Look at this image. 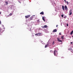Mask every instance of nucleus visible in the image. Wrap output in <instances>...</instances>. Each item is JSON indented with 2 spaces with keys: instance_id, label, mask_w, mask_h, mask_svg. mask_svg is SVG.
I'll use <instances>...</instances> for the list:
<instances>
[{
  "instance_id": "nucleus-7",
  "label": "nucleus",
  "mask_w": 73,
  "mask_h": 73,
  "mask_svg": "<svg viewBox=\"0 0 73 73\" xmlns=\"http://www.w3.org/2000/svg\"><path fill=\"white\" fill-rule=\"evenodd\" d=\"M57 30L56 29H55L53 30V32H57Z\"/></svg>"
},
{
  "instance_id": "nucleus-22",
  "label": "nucleus",
  "mask_w": 73,
  "mask_h": 73,
  "mask_svg": "<svg viewBox=\"0 0 73 73\" xmlns=\"http://www.w3.org/2000/svg\"><path fill=\"white\" fill-rule=\"evenodd\" d=\"M59 35H61V33H59Z\"/></svg>"
},
{
  "instance_id": "nucleus-5",
  "label": "nucleus",
  "mask_w": 73,
  "mask_h": 73,
  "mask_svg": "<svg viewBox=\"0 0 73 73\" xmlns=\"http://www.w3.org/2000/svg\"><path fill=\"white\" fill-rule=\"evenodd\" d=\"M64 8L66 11H67V10H68V8L67 7V6H66L65 5L64 6Z\"/></svg>"
},
{
  "instance_id": "nucleus-1",
  "label": "nucleus",
  "mask_w": 73,
  "mask_h": 73,
  "mask_svg": "<svg viewBox=\"0 0 73 73\" xmlns=\"http://www.w3.org/2000/svg\"><path fill=\"white\" fill-rule=\"evenodd\" d=\"M72 9H70L69 11V15H72Z\"/></svg>"
},
{
  "instance_id": "nucleus-13",
  "label": "nucleus",
  "mask_w": 73,
  "mask_h": 73,
  "mask_svg": "<svg viewBox=\"0 0 73 73\" xmlns=\"http://www.w3.org/2000/svg\"><path fill=\"white\" fill-rule=\"evenodd\" d=\"M5 2V3H6V5H8V2L7 1H6Z\"/></svg>"
},
{
  "instance_id": "nucleus-8",
  "label": "nucleus",
  "mask_w": 73,
  "mask_h": 73,
  "mask_svg": "<svg viewBox=\"0 0 73 73\" xmlns=\"http://www.w3.org/2000/svg\"><path fill=\"white\" fill-rule=\"evenodd\" d=\"M44 12L43 11L42 12L40 13V15H43L44 14Z\"/></svg>"
},
{
  "instance_id": "nucleus-10",
  "label": "nucleus",
  "mask_w": 73,
  "mask_h": 73,
  "mask_svg": "<svg viewBox=\"0 0 73 73\" xmlns=\"http://www.w3.org/2000/svg\"><path fill=\"white\" fill-rule=\"evenodd\" d=\"M47 27H48V26L46 25L44 26V28H47Z\"/></svg>"
},
{
  "instance_id": "nucleus-37",
  "label": "nucleus",
  "mask_w": 73,
  "mask_h": 73,
  "mask_svg": "<svg viewBox=\"0 0 73 73\" xmlns=\"http://www.w3.org/2000/svg\"><path fill=\"white\" fill-rule=\"evenodd\" d=\"M64 0V1H65V0Z\"/></svg>"
},
{
  "instance_id": "nucleus-27",
  "label": "nucleus",
  "mask_w": 73,
  "mask_h": 73,
  "mask_svg": "<svg viewBox=\"0 0 73 73\" xmlns=\"http://www.w3.org/2000/svg\"><path fill=\"white\" fill-rule=\"evenodd\" d=\"M72 33H73V30L71 31Z\"/></svg>"
},
{
  "instance_id": "nucleus-31",
  "label": "nucleus",
  "mask_w": 73,
  "mask_h": 73,
  "mask_svg": "<svg viewBox=\"0 0 73 73\" xmlns=\"http://www.w3.org/2000/svg\"><path fill=\"white\" fill-rule=\"evenodd\" d=\"M2 26H3V27H4L3 25Z\"/></svg>"
},
{
  "instance_id": "nucleus-28",
  "label": "nucleus",
  "mask_w": 73,
  "mask_h": 73,
  "mask_svg": "<svg viewBox=\"0 0 73 73\" xmlns=\"http://www.w3.org/2000/svg\"><path fill=\"white\" fill-rule=\"evenodd\" d=\"M72 33H73V30L71 31Z\"/></svg>"
},
{
  "instance_id": "nucleus-17",
  "label": "nucleus",
  "mask_w": 73,
  "mask_h": 73,
  "mask_svg": "<svg viewBox=\"0 0 73 73\" xmlns=\"http://www.w3.org/2000/svg\"><path fill=\"white\" fill-rule=\"evenodd\" d=\"M9 15L10 16H12V13H11L9 14Z\"/></svg>"
},
{
  "instance_id": "nucleus-26",
  "label": "nucleus",
  "mask_w": 73,
  "mask_h": 73,
  "mask_svg": "<svg viewBox=\"0 0 73 73\" xmlns=\"http://www.w3.org/2000/svg\"><path fill=\"white\" fill-rule=\"evenodd\" d=\"M73 43V42H70V44H72Z\"/></svg>"
},
{
  "instance_id": "nucleus-24",
  "label": "nucleus",
  "mask_w": 73,
  "mask_h": 73,
  "mask_svg": "<svg viewBox=\"0 0 73 73\" xmlns=\"http://www.w3.org/2000/svg\"><path fill=\"white\" fill-rule=\"evenodd\" d=\"M0 24H1V21H0Z\"/></svg>"
},
{
  "instance_id": "nucleus-29",
  "label": "nucleus",
  "mask_w": 73,
  "mask_h": 73,
  "mask_svg": "<svg viewBox=\"0 0 73 73\" xmlns=\"http://www.w3.org/2000/svg\"><path fill=\"white\" fill-rule=\"evenodd\" d=\"M67 4H68V2H67Z\"/></svg>"
},
{
  "instance_id": "nucleus-23",
  "label": "nucleus",
  "mask_w": 73,
  "mask_h": 73,
  "mask_svg": "<svg viewBox=\"0 0 73 73\" xmlns=\"http://www.w3.org/2000/svg\"><path fill=\"white\" fill-rule=\"evenodd\" d=\"M58 25H56V27H58Z\"/></svg>"
},
{
  "instance_id": "nucleus-18",
  "label": "nucleus",
  "mask_w": 73,
  "mask_h": 73,
  "mask_svg": "<svg viewBox=\"0 0 73 73\" xmlns=\"http://www.w3.org/2000/svg\"><path fill=\"white\" fill-rule=\"evenodd\" d=\"M54 41L53 42L52 44V45H54Z\"/></svg>"
},
{
  "instance_id": "nucleus-21",
  "label": "nucleus",
  "mask_w": 73,
  "mask_h": 73,
  "mask_svg": "<svg viewBox=\"0 0 73 73\" xmlns=\"http://www.w3.org/2000/svg\"><path fill=\"white\" fill-rule=\"evenodd\" d=\"M63 16H64V15H61V17H63Z\"/></svg>"
},
{
  "instance_id": "nucleus-3",
  "label": "nucleus",
  "mask_w": 73,
  "mask_h": 73,
  "mask_svg": "<svg viewBox=\"0 0 73 73\" xmlns=\"http://www.w3.org/2000/svg\"><path fill=\"white\" fill-rule=\"evenodd\" d=\"M41 35V33H38V36H42Z\"/></svg>"
},
{
  "instance_id": "nucleus-4",
  "label": "nucleus",
  "mask_w": 73,
  "mask_h": 73,
  "mask_svg": "<svg viewBox=\"0 0 73 73\" xmlns=\"http://www.w3.org/2000/svg\"><path fill=\"white\" fill-rule=\"evenodd\" d=\"M4 31V30L3 31L2 29H1V28H0V31L2 33H3V32Z\"/></svg>"
},
{
  "instance_id": "nucleus-32",
  "label": "nucleus",
  "mask_w": 73,
  "mask_h": 73,
  "mask_svg": "<svg viewBox=\"0 0 73 73\" xmlns=\"http://www.w3.org/2000/svg\"><path fill=\"white\" fill-rule=\"evenodd\" d=\"M33 16H35V15H33Z\"/></svg>"
},
{
  "instance_id": "nucleus-15",
  "label": "nucleus",
  "mask_w": 73,
  "mask_h": 73,
  "mask_svg": "<svg viewBox=\"0 0 73 73\" xmlns=\"http://www.w3.org/2000/svg\"><path fill=\"white\" fill-rule=\"evenodd\" d=\"M64 1L65 2V3H68V1H66V0H64Z\"/></svg>"
},
{
  "instance_id": "nucleus-25",
  "label": "nucleus",
  "mask_w": 73,
  "mask_h": 73,
  "mask_svg": "<svg viewBox=\"0 0 73 73\" xmlns=\"http://www.w3.org/2000/svg\"><path fill=\"white\" fill-rule=\"evenodd\" d=\"M67 27H68V24H67Z\"/></svg>"
},
{
  "instance_id": "nucleus-14",
  "label": "nucleus",
  "mask_w": 73,
  "mask_h": 73,
  "mask_svg": "<svg viewBox=\"0 0 73 73\" xmlns=\"http://www.w3.org/2000/svg\"><path fill=\"white\" fill-rule=\"evenodd\" d=\"M64 36H61V38H62V39H64Z\"/></svg>"
},
{
  "instance_id": "nucleus-2",
  "label": "nucleus",
  "mask_w": 73,
  "mask_h": 73,
  "mask_svg": "<svg viewBox=\"0 0 73 73\" xmlns=\"http://www.w3.org/2000/svg\"><path fill=\"white\" fill-rule=\"evenodd\" d=\"M31 17V15H28L27 16H25V17L26 19H28L29 17Z\"/></svg>"
},
{
  "instance_id": "nucleus-12",
  "label": "nucleus",
  "mask_w": 73,
  "mask_h": 73,
  "mask_svg": "<svg viewBox=\"0 0 73 73\" xmlns=\"http://www.w3.org/2000/svg\"><path fill=\"white\" fill-rule=\"evenodd\" d=\"M42 19L43 20V21H45V19H44V17H42Z\"/></svg>"
},
{
  "instance_id": "nucleus-16",
  "label": "nucleus",
  "mask_w": 73,
  "mask_h": 73,
  "mask_svg": "<svg viewBox=\"0 0 73 73\" xmlns=\"http://www.w3.org/2000/svg\"><path fill=\"white\" fill-rule=\"evenodd\" d=\"M35 36H38V33L37 34H36L35 35Z\"/></svg>"
},
{
  "instance_id": "nucleus-38",
  "label": "nucleus",
  "mask_w": 73,
  "mask_h": 73,
  "mask_svg": "<svg viewBox=\"0 0 73 73\" xmlns=\"http://www.w3.org/2000/svg\"><path fill=\"white\" fill-rule=\"evenodd\" d=\"M45 46H46V45Z\"/></svg>"
},
{
  "instance_id": "nucleus-9",
  "label": "nucleus",
  "mask_w": 73,
  "mask_h": 73,
  "mask_svg": "<svg viewBox=\"0 0 73 73\" xmlns=\"http://www.w3.org/2000/svg\"><path fill=\"white\" fill-rule=\"evenodd\" d=\"M58 40L59 42H62V40H60L58 38Z\"/></svg>"
},
{
  "instance_id": "nucleus-35",
  "label": "nucleus",
  "mask_w": 73,
  "mask_h": 73,
  "mask_svg": "<svg viewBox=\"0 0 73 73\" xmlns=\"http://www.w3.org/2000/svg\"><path fill=\"white\" fill-rule=\"evenodd\" d=\"M64 17V18H65V17Z\"/></svg>"
},
{
  "instance_id": "nucleus-6",
  "label": "nucleus",
  "mask_w": 73,
  "mask_h": 73,
  "mask_svg": "<svg viewBox=\"0 0 73 73\" xmlns=\"http://www.w3.org/2000/svg\"><path fill=\"white\" fill-rule=\"evenodd\" d=\"M34 17H33V16H32V17H30V19H31V20H33V18H34Z\"/></svg>"
},
{
  "instance_id": "nucleus-36",
  "label": "nucleus",
  "mask_w": 73,
  "mask_h": 73,
  "mask_svg": "<svg viewBox=\"0 0 73 73\" xmlns=\"http://www.w3.org/2000/svg\"><path fill=\"white\" fill-rule=\"evenodd\" d=\"M72 37H73V36H72Z\"/></svg>"
},
{
  "instance_id": "nucleus-34",
  "label": "nucleus",
  "mask_w": 73,
  "mask_h": 73,
  "mask_svg": "<svg viewBox=\"0 0 73 73\" xmlns=\"http://www.w3.org/2000/svg\"><path fill=\"white\" fill-rule=\"evenodd\" d=\"M1 33H0V35H1Z\"/></svg>"
},
{
  "instance_id": "nucleus-20",
  "label": "nucleus",
  "mask_w": 73,
  "mask_h": 73,
  "mask_svg": "<svg viewBox=\"0 0 73 73\" xmlns=\"http://www.w3.org/2000/svg\"><path fill=\"white\" fill-rule=\"evenodd\" d=\"M70 35H72V34H73V33L72 32H71L70 33Z\"/></svg>"
},
{
  "instance_id": "nucleus-30",
  "label": "nucleus",
  "mask_w": 73,
  "mask_h": 73,
  "mask_svg": "<svg viewBox=\"0 0 73 73\" xmlns=\"http://www.w3.org/2000/svg\"><path fill=\"white\" fill-rule=\"evenodd\" d=\"M1 13L0 12V15H1Z\"/></svg>"
},
{
  "instance_id": "nucleus-11",
  "label": "nucleus",
  "mask_w": 73,
  "mask_h": 73,
  "mask_svg": "<svg viewBox=\"0 0 73 73\" xmlns=\"http://www.w3.org/2000/svg\"><path fill=\"white\" fill-rule=\"evenodd\" d=\"M62 9L63 10H65V9H64V5H63L62 6Z\"/></svg>"
},
{
  "instance_id": "nucleus-33",
  "label": "nucleus",
  "mask_w": 73,
  "mask_h": 73,
  "mask_svg": "<svg viewBox=\"0 0 73 73\" xmlns=\"http://www.w3.org/2000/svg\"><path fill=\"white\" fill-rule=\"evenodd\" d=\"M41 42H43V41H41Z\"/></svg>"
},
{
  "instance_id": "nucleus-19",
  "label": "nucleus",
  "mask_w": 73,
  "mask_h": 73,
  "mask_svg": "<svg viewBox=\"0 0 73 73\" xmlns=\"http://www.w3.org/2000/svg\"><path fill=\"white\" fill-rule=\"evenodd\" d=\"M41 27L42 28H44V26H41Z\"/></svg>"
}]
</instances>
